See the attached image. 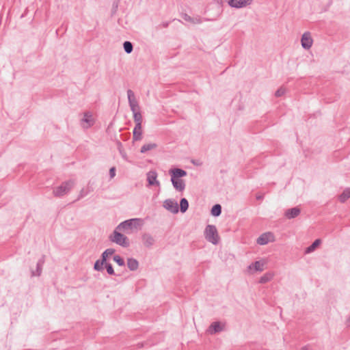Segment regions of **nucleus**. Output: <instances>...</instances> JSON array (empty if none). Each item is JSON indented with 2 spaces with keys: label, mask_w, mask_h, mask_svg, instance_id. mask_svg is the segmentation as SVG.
I'll use <instances>...</instances> for the list:
<instances>
[{
  "label": "nucleus",
  "mask_w": 350,
  "mask_h": 350,
  "mask_svg": "<svg viewBox=\"0 0 350 350\" xmlns=\"http://www.w3.org/2000/svg\"><path fill=\"white\" fill-rule=\"evenodd\" d=\"M141 224V219L134 218L121 222L116 228V230H119V231L130 233L133 229H137Z\"/></svg>",
  "instance_id": "f257e3e1"
},
{
  "label": "nucleus",
  "mask_w": 350,
  "mask_h": 350,
  "mask_svg": "<svg viewBox=\"0 0 350 350\" xmlns=\"http://www.w3.org/2000/svg\"><path fill=\"white\" fill-rule=\"evenodd\" d=\"M120 232L121 231H119V230H116V228L113 233L109 236V241L113 243H116V244L123 247H129V239H128L127 237L122 234Z\"/></svg>",
  "instance_id": "f03ea898"
},
{
  "label": "nucleus",
  "mask_w": 350,
  "mask_h": 350,
  "mask_svg": "<svg viewBox=\"0 0 350 350\" xmlns=\"http://www.w3.org/2000/svg\"><path fill=\"white\" fill-rule=\"evenodd\" d=\"M204 237L208 242L217 245L219 241V236L217 230L214 225L208 224L204 230Z\"/></svg>",
  "instance_id": "7ed1b4c3"
},
{
  "label": "nucleus",
  "mask_w": 350,
  "mask_h": 350,
  "mask_svg": "<svg viewBox=\"0 0 350 350\" xmlns=\"http://www.w3.org/2000/svg\"><path fill=\"white\" fill-rule=\"evenodd\" d=\"M74 186L72 180L62 183L61 185L53 189V193L55 197H62L68 193Z\"/></svg>",
  "instance_id": "20e7f679"
},
{
  "label": "nucleus",
  "mask_w": 350,
  "mask_h": 350,
  "mask_svg": "<svg viewBox=\"0 0 350 350\" xmlns=\"http://www.w3.org/2000/svg\"><path fill=\"white\" fill-rule=\"evenodd\" d=\"M127 96L129 106L131 107V110L132 111V112L139 111V106L135 98L134 92L131 90H127Z\"/></svg>",
  "instance_id": "39448f33"
},
{
  "label": "nucleus",
  "mask_w": 350,
  "mask_h": 350,
  "mask_svg": "<svg viewBox=\"0 0 350 350\" xmlns=\"http://www.w3.org/2000/svg\"><path fill=\"white\" fill-rule=\"evenodd\" d=\"M225 324H221L219 321L213 322L207 329L209 334L213 335L217 333L221 332L224 329Z\"/></svg>",
  "instance_id": "423d86ee"
},
{
  "label": "nucleus",
  "mask_w": 350,
  "mask_h": 350,
  "mask_svg": "<svg viewBox=\"0 0 350 350\" xmlns=\"http://www.w3.org/2000/svg\"><path fill=\"white\" fill-rule=\"evenodd\" d=\"M301 46L304 49H309L311 48L313 40L312 38L311 34L309 31H306L304 33L301 39Z\"/></svg>",
  "instance_id": "0eeeda50"
},
{
  "label": "nucleus",
  "mask_w": 350,
  "mask_h": 350,
  "mask_svg": "<svg viewBox=\"0 0 350 350\" xmlns=\"http://www.w3.org/2000/svg\"><path fill=\"white\" fill-rule=\"evenodd\" d=\"M253 0H228V4L234 8H241L250 5Z\"/></svg>",
  "instance_id": "6e6552de"
},
{
  "label": "nucleus",
  "mask_w": 350,
  "mask_h": 350,
  "mask_svg": "<svg viewBox=\"0 0 350 350\" xmlns=\"http://www.w3.org/2000/svg\"><path fill=\"white\" fill-rule=\"evenodd\" d=\"M163 207L172 213H177L179 211L178 203L172 199L165 200Z\"/></svg>",
  "instance_id": "1a4fd4ad"
},
{
  "label": "nucleus",
  "mask_w": 350,
  "mask_h": 350,
  "mask_svg": "<svg viewBox=\"0 0 350 350\" xmlns=\"http://www.w3.org/2000/svg\"><path fill=\"white\" fill-rule=\"evenodd\" d=\"M274 240V236L272 232H268L262 234L257 239V243L260 245H264L267 244L269 241H273Z\"/></svg>",
  "instance_id": "9d476101"
},
{
  "label": "nucleus",
  "mask_w": 350,
  "mask_h": 350,
  "mask_svg": "<svg viewBox=\"0 0 350 350\" xmlns=\"http://www.w3.org/2000/svg\"><path fill=\"white\" fill-rule=\"evenodd\" d=\"M94 123V120L92 118V115L90 112H85L84 113V117L81 120V126L85 128L88 129L92 126Z\"/></svg>",
  "instance_id": "9b49d317"
},
{
  "label": "nucleus",
  "mask_w": 350,
  "mask_h": 350,
  "mask_svg": "<svg viewBox=\"0 0 350 350\" xmlns=\"http://www.w3.org/2000/svg\"><path fill=\"white\" fill-rule=\"evenodd\" d=\"M169 174L171 176V178H181L184 176H186L187 174L185 170L178 167L170 169L169 170Z\"/></svg>",
  "instance_id": "f8f14e48"
},
{
  "label": "nucleus",
  "mask_w": 350,
  "mask_h": 350,
  "mask_svg": "<svg viewBox=\"0 0 350 350\" xmlns=\"http://www.w3.org/2000/svg\"><path fill=\"white\" fill-rule=\"evenodd\" d=\"M157 173L155 171H150L147 173V181L150 186H159L160 183L157 180Z\"/></svg>",
  "instance_id": "ddd939ff"
},
{
  "label": "nucleus",
  "mask_w": 350,
  "mask_h": 350,
  "mask_svg": "<svg viewBox=\"0 0 350 350\" xmlns=\"http://www.w3.org/2000/svg\"><path fill=\"white\" fill-rule=\"evenodd\" d=\"M171 182L174 189L178 191H183L185 189V182L181 178H171Z\"/></svg>",
  "instance_id": "4468645a"
},
{
  "label": "nucleus",
  "mask_w": 350,
  "mask_h": 350,
  "mask_svg": "<svg viewBox=\"0 0 350 350\" xmlns=\"http://www.w3.org/2000/svg\"><path fill=\"white\" fill-rule=\"evenodd\" d=\"M142 239L144 246L148 248L152 246L155 242L154 239L148 233H144Z\"/></svg>",
  "instance_id": "2eb2a0df"
},
{
  "label": "nucleus",
  "mask_w": 350,
  "mask_h": 350,
  "mask_svg": "<svg viewBox=\"0 0 350 350\" xmlns=\"http://www.w3.org/2000/svg\"><path fill=\"white\" fill-rule=\"evenodd\" d=\"M301 213V209L298 207H294L287 209L285 212V217L288 219H293L297 217Z\"/></svg>",
  "instance_id": "dca6fc26"
},
{
  "label": "nucleus",
  "mask_w": 350,
  "mask_h": 350,
  "mask_svg": "<svg viewBox=\"0 0 350 350\" xmlns=\"http://www.w3.org/2000/svg\"><path fill=\"white\" fill-rule=\"evenodd\" d=\"M142 138V126L135 125L133 131V141H139Z\"/></svg>",
  "instance_id": "f3484780"
},
{
  "label": "nucleus",
  "mask_w": 350,
  "mask_h": 350,
  "mask_svg": "<svg viewBox=\"0 0 350 350\" xmlns=\"http://www.w3.org/2000/svg\"><path fill=\"white\" fill-rule=\"evenodd\" d=\"M45 262V255H42V257L38 260L36 265V273L32 271V275H40L42 270V267Z\"/></svg>",
  "instance_id": "a211bd4d"
},
{
  "label": "nucleus",
  "mask_w": 350,
  "mask_h": 350,
  "mask_svg": "<svg viewBox=\"0 0 350 350\" xmlns=\"http://www.w3.org/2000/svg\"><path fill=\"white\" fill-rule=\"evenodd\" d=\"M127 267L131 271H136L139 267V262L133 258H129L127 259Z\"/></svg>",
  "instance_id": "6ab92c4d"
},
{
  "label": "nucleus",
  "mask_w": 350,
  "mask_h": 350,
  "mask_svg": "<svg viewBox=\"0 0 350 350\" xmlns=\"http://www.w3.org/2000/svg\"><path fill=\"white\" fill-rule=\"evenodd\" d=\"M350 198V189H345L342 193L338 196V200L340 202H345Z\"/></svg>",
  "instance_id": "aec40b11"
},
{
  "label": "nucleus",
  "mask_w": 350,
  "mask_h": 350,
  "mask_svg": "<svg viewBox=\"0 0 350 350\" xmlns=\"http://www.w3.org/2000/svg\"><path fill=\"white\" fill-rule=\"evenodd\" d=\"M321 239H316L310 246L306 247L305 253L309 254L314 252L316 248L321 244Z\"/></svg>",
  "instance_id": "412c9836"
},
{
  "label": "nucleus",
  "mask_w": 350,
  "mask_h": 350,
  "mask_svg": "<svg viewBox=\"0 0 350 350\" xmlns=\"http://www.w3.org/2000/svg\"><path fill=\"white\" fill-rule=\"evenodd\" d=\"M157 147V144L155 143L146 144L142 146L140 152L145 153L147 151H149V150L156 148Z\"/></svg>",
  "instance_id": "4be33fe9"
},
{
  "label": "nucleus",
  "mask_w": 350,
  "mask_h": 350,
  "mask_svg": "<svg viewBox=\"0 0 350 350\" xmlns=\"http://www.w3.org/2000/svg\"><path fill=\"white\" fill-rule=\"evenodd\" d=\"M211 213L214 217L219 216L221 213V206L219 204L213 205L211 210Z\"/></svg>",
  "instance_id": "5701e85b"
},
{
  "label": "nucleus",
  "mask_w": 350,
  "mask_h": 350,
  "mask_svg": "<svg viewBox=\"0 0 350 350\" xmlns=\"http://www.w3.org/2000/svg\"><path fill=\"white\" fill-rule=\"evenodd\" d=\"M133 120L135 123V125L142 126V116L139 111H136L133 112Z\"/></svg>",
  "instance_id": "b1692460"
},
{
  "label": "nucleus",
  "mask_w": 350,
  "mask_h": 350,
  "mask_svg": "<svg viewBox=\"0 0 350 350\" xmlns=\"http://www.w3.org/2000/svg\"><path fill=\"white\" fill-rule=\"evenodd\" d=\"M189 208V202L186 198H181L180 201V211L181 213H185Z\"/></svg>",
  "instance_id": "393cba45"
},
{
  "label": "nucleus",
  "mask_w": 350,
  "mask_h": 350,
  "mask_svg": "<svg viewBox=\"0 0 350 350\" xmlns=\"http://www.w3.org/2000/svg\"><path fill=\"white\" fill-rule=\"evenodd\" d=\"M105 263L106 262L104 261L102 258L97 260L94 263V269L98 271H103L104 269L103 266H105Z\"/></svg>",
  "instance_id": "a878e982"
},
{
  "label": "nucleus",
  "mask_w": 350,
  "mask_h": 350,
  "mask_svg": "<svg viewBox=\"0 0 350 350\" xmlns=\"http://www.w3.org/2000/svg\"><path fill=\"white\" fill-rule=\"evenodd\" d=\"M116 250L113 248H109L105 250L101 254V258L107 262L109 256H111L115 253Z\"/></svg>",
  "instance_id": "bb28decb"
},
{
  "label": "nucleus",
  "mask_w": 350,
  "mask_h": 350,
  "mask_svg": "<svg viewBox=\"0 0 350 350\" xmlns=\"http://www.w3.org/2000/svg\"><path fill=\"white\" fill-rule=\"evenodd\" d=\"M273 275L271 273H267L265 275H263L262 277H260L259 280V283L260 284H265L270 281L273 278Z\"/></svg>",
  "instance_id": "cd10ccee"
},
{
  "label": "nucleus",
  "mask_w": 350,
  "mask_h": 350,
  "mask_svg": "<svg viewBox=\"0 0 350 350\" xmlns=\"http://www.w3.org/2000/svg\"><path fill=\"white\" fill-rule=\"evenodd\" d=\"M123 48L124 51L128 54L131 53L133 50V44L130 41H125L123 43Z\"/></svg>",
  "instance_id": "c85d7f7f"
},
{
  "label": "nucleus",
  "mask_w": 350,
  "mask_h": 350,
  "mask_svg": "<svg viewBox=\"0 0 350 350\" xmlns=\"http://www.w3.org/2000/svg\"><path fill=\"white\" fill-rule=\"evenodd\" d=\"M113 260L119 265V266H124L125 262L124 259L119 255H115L113 258Z\"/></svg>",
  "instance_id": "c756f323"
},
{
  "label": "nucleus",
  "mask_w": 350,
  "mask_h": 350,
  "mask_svg": "<svg viewBox=\"0 0 350 350\" xmlns=\"http://www.w3.org/2000/svg\"><path fill=\"white\" fill-rule=\"evenodd\" d=\"M105 267L106 268L107 272L109 275H115L114 269L111 263L106 262Z\"/></svg>",
  "instance_id": "7c9ffc66"
},
{
  "label": "nucleus",
  "mask_w": 350,
  "mask_h": 350,
  "mask_svg": "<svg viewBox=\"0 0 350 350\" xmlns=\"http://www.w3.org/2000/svg\"><path fill=\"white\" fill-rule=\"evenodd\" d=\"M252 265L256 271H262L263 270L264 263L260 261H256Z\"/></svg>",
  "instance_id": "2f4dec72"
},
{
  "label": "nucleus",
  "mask_w": 350,
  "mask_h": 350,
  "mask_svg": "<svg viewBox=\"0 0 350 350\" xmlns=\"http://www.w3.org/2000/svg\"><path fill=\"white\" fill-rule=\"evenodd\" d=\"M119 2H120V0H115L113 2L112 9H111V14L112 15H113L116 13L118 8Z\"/></svg>",
  "instance_id": "473e14b6"
},
{
  "label": "nucleus",
  "mask_w": 350,
  "mask_h": 350,
  "mask_svg": "<svg viewBox=\"0 0 350 350\" xmlns=\"http://www.w3.org/2000/svg\"><path fill=\"white\" fill-rule=\"evenodd\" d=\"M286 92V89L283 87H280L275 93L276 97H280L283 96Z\"/></svg>",
  "instance_id": "72a5a7b5"
},
{
  "label": "nucleus",
  "mask_w": 350,
  "mask_h": 350,
  "mask_svg": "<svg viewBox=\"0 0 350 350\" xmlns=\"http://www.w3.org/2000/svg\"><path fill=\"white\" fill-rule=\"evenodd\" d=\"M183 18L189 23H191L193 21V18L191 17L189 15H188L186 13L182 14Z\"/></svg>",
  "instance_id": "f704fd0d"
},
{
  "label": "nucleus",
  "mask_w": 350,
  "mask_h": 350,
  "mask_svg": "<svg viewBox=\"0 0 350 350\" xmlns=\"http://www.w3.org/2000/svg\"><path fill=\"white\" fill-rule=\"evenodd\" d=\"M109 176H110L111 178H113L116 176V167H112L110 168Z\"/></svg>",
  "instance_id": "c9c22d12"
},
{
  "label": "nucleus",
  "mask_w": 350,
  "mask_h": 350,
  "mask_svg": "<svg viewBox=\"0 0 350 350\" xmlns=\"http://www.w3.org/2000/svg\"><path fill=\"white\" fill-rule=\"evenodd\" d=\"M202 23V20L200 18V17H196V18H193V21L191 22V23H194V24H200Z\"/></svg>",
  "instance_id": "e433bc0d"
},
{
  "label": "nucleus",
  "mask_w": 350,
  "mask_h": 350,
  "mask_svg": "<svg viewBox=\"0 0 350 350\" xmlns=\"http://www.w3.org/2000/svg\"><path fill=\"white\" fill-rule=\"evenodd\" d=\"M191 163L193 164V165H202V163L200 162L198 160H192L191 161Z\"/></svg>",
  "instance_id": "4c0bfd02"
},
{
  "label": "nucleus",
  "mask_w": 350,
  "mask_h": 350,
  "mask_svg": "<svg viewBox=\"0 0 350 350\" xmlns=\"http://www.w3.org/2000/svg\"><path fill=\"white\" fill-rule=\"evenodd\" d=\"M169 24H170V22H163V23L161 25V26H162L163 28H166V27H168Z\"/></svg>",
  "instance_id": "58836bf2"
},
{
  "label": "nucleus",
  "mask_w": 350,
  "mask_h": 350,
  "mask_svg": "<svg viewBox=\"0 0 350 350\" xmlns=\"http://www.w3.org/2000/svg\"><path fill=\"white\" fill-rule=\"evenodd\" d=\"M83 196H84L83 190H81V191L80 192L79 196L78 198V200L80 199L81 198H83Z\"/></svg>",
  "instance_id": "ea45409f"
},
{
  "label": "nucleus",
  "mask_w": 350,
  "mask_h": 350,
  "mask_svg": "<svg viewBox=\"0 0 350 350\" xmlns=\"http://www.w3.org/2000/svg\"><path fill=\"white\" fill-rule=\"evenodd\" d=\"M262 198H263V196H256V199H257L258 200H262Z\"/></svg>",
  "instance_id": "a19ab883"
},
{
  "label": "nucleus",
  "mask_w": 350,
  "mask_h": 350,
  "mask_svg": "<svg viewBox=\"0 0 350 350\" xmlns=\"http://www.w3.org/2000/svg\"><path fill=\"white\" fill-rule=\"evenodd\" d=\"M217 3L222 4L223 1L222 0H215Z\"/></svg>",
  "instance_id": "79ce46f5"
},
{
  "label": "nucleus",
  "mask_w": 350,
  "mask_h": 350,
  "mask_svg": "<svg viewBox=\"0 0 350 350\" xmlns=\"http://www.w3.org/2000/svg\"><path fill=\"white\" fill-rule=\"evenodd\" d=\"M117 144L119 148L122 146V143L120 142H118Z\"/></svg>",
  "instance_id": "37998d69"
},
{
  "label": "nucleus",
  "mask_w": 350,
  "mask_h": 350,
  "mask_svg": "<svg viewBox=\"0 0 350 350\" xmlns=\"http://www.w3.org/2000/svg\"><path fill=\"white\" fill-rule=\"evenodd\" d=\"M300 350H308L306 347H303Z\"/></svg>",
  "instance_id": "c03bdc74"
}]
</instances>
